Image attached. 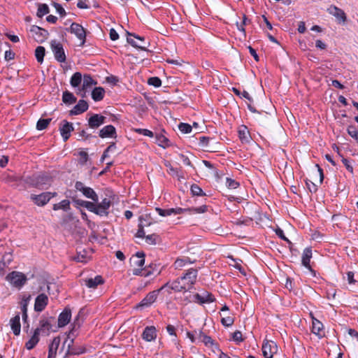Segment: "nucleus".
Segmentation results:
<instances>
[{"instance_id":"nucleus-39","label":"nucleus","mask_w":358,"mask_h":358,"mask_svg":"<svg viewBox=\"0 0 358 358\" xmlns=\"http://www.w3.org/2000/svg\"><path fill=\"white\" fill-rule=\"evenodd\" d=\"M35 56L38 62L42 63L45 56V48L43 46H38L35 50Z\"/></svg>"},{"instance_id":"nucleus-19","label":"nucleus","mask_w":358,"mask_h":358,"mask_svg":"<svg viewBox=\"0 0 358 358\" xmlns=\"http://www.w3.org/2000/svg\"><path fill=\"white\" fill-rule=\"evenodd\" d=\"M71 312L69 308H65L59 315L58 326L63 327L66 326L71 320Z\"/></svg>"},{"instance_id":"nucleus-47","label":"nucleus","mask_w":358,"mask_h":358,"mask_svg":"<svg viewBox=\"0 0 358 358\" xmlns=\"http://www.w3.org/2000/svg\"><path fill=\"white\" fill-rule=\"evenodd\" d=\"M348 134L358 141V131L352 126H350L348 128Z\"/></svg>"},{"instance_id":"nucleus-4","label":"nucleus","mask_w":358,"mask_h":358,"mask_svg":"<svg viewBox=\"0 0 358 358\" xmlns=\"http://www.w3.org/2000/svg\"><path fill=\"white\" fill-rule=\"evenodd\" d=\"M144 256L143 252H138L130 258V265L132 267V273L134 275H138L141 273L145 264Z\"/></svg>"},{"instance_id":"nucleus-62","label":"nucleus","mask_w":358,"mask_h":358,"mask_svg":"<svg viewBox=\"0 0 358 358\" xmlns=\"http://www.w3.org/2000/svg\"><path fill=\"white\" fill-rule=\"evenodd\" d=\"M185 265V260L182 259H178L175 262L176 268H181Z\"/></svg>"},{"instance_id":"nucleus-3","label":"nucleus","mask_w":358,"mask_h":358,"mask_svg":"<svg viewBox=\"0 0 358 358\" xmlns=\"http://www.w3.org/2000/svg\"><path fill=\"white\" fill-rule=\"evenodd\" d=\"M189 210L193 213H203L207 210L206 206H201L197 208H193L192 209H182L180 208H169V209H162L159 208H156V211L159 213V215L162 217H166L171 215L172 214H180L185 211Z\"/></svg>"},{"instance_id":"nucleus-15","label":"nucleus","mask_w":358,"mask_h":358,"mask_svg":"<svg viewBox=\"0 0 358 358\" xmlns=\"http://www.w3.org/2000/svg\"><path fill=\"white\" fill-rule=\"evenodd\" d=\"M193 301L199 303H211L214 301L213 295L208 292L195 294L193 296Z\"/></svg>"},{"instance_id":"nucleus-44","label":"nucleus","mask_w":358,"mask_h":358,"mask_svg":"<svg viewBox=\"0 0 358 358\" xmlns=\"http://www.w3.org/2000/svg\"><path fill=\"white\" fill-rule=\"evenodd\" d=\"M115 150H116V146L114 143H112L111 145H110L106 148V150L104 151V152L101 158V161L103 162L106 158L109 157V152H114Z\"/></svg>"},{"instance_id":"nucleus-5","label":"nucleus","mask_w":358,"mask_h":358,"mask_svg":"<svg viewBox=\"0 0 358 358\" xmlns=\"http://www.w3.org/2000/svg\"><path fill=\"white\" fill-rule=\"evenodd\" d=\"M6 280L10 284L11 286L20 289L27 282V277L21 272L13 271L7 275L6 277Z\"/></svg>"},{"instance_id":"nucleus-52","label":"nucleus","mask_w":358,"mask_h":358,"mask_svg":"<svg viewBox=\"0 0 358 358\" xmlns=\"http://www.w3.org/2000/svg\"><path fill=\"white\" fill-rule=\"evenodd\" d=\"M232 338H233V340L236 342L240 343V342L243 341L242 334L240 331H235L233 334Z\"/></svg>"},{"instance_id":"nucleus-40","label":"nucleus","mask_w":358,"mask_h":358,"mask_svg":"<svg viewBox=\"0 0 358 358\" xmlns=\"http://www.w3.org/2000/svg\"><path fill=\"white\" fill-rule=\"evenodd\" d=\"M156 143L161 147L166 148L169 145V140L163 135L156 136Z\"/></svg>"},{"instance_id":"nucleus-36","label":"nucleus","mask_w":358,"mask_h":358,"mask_svg":"<svg viewBox=\"0 0 358 358\" xmlns=\"http://www.w3.org/2000/svg\"><path fill=\"white\" fill-rule=\"evenodd\" d=\"M70 208V201L69 200H63L61 202L56 203L53 206V210H63L67 211Z\"/></svg>"},{"instance_id":"nucleus-30","label":"nucleus","mask_w":358,"mask_h":358,"mask_svg":"<svg viewBox=\"0 0 358 358\" xmlns=\"http://www.w3.org/2000/svg\"><path fill=\"white\" fill-rule=\"evenodd\" d=\"M312 257V251L307 248L303 250L302 255V264L308 268H310V261Z\"/></svg>"},{"instance_id":"nucleus-20","label":"nucleus","mask_w":358,"mask_h":358,"mask_svg":"<svg viewBox=\"0 0 358 358\" xmlns=\"http://www.w3.org/2000/svg\"><path fill=\"white\" fill-rule=\"evenodd\" d=\"M52 325L47 320H42L40 321L39 327L36 328L34 331L37 332L38 335L42 334L45 336L49 335Z\"/></svg>"},{"instance_id":"nucleus-22","label":"nucleus","mask_w":358,"mask_h":358,"mask_svg":"<svg viewBox=\"0 0 358 358\" xmlns=\"http://www.w3.org/2000/svg\"><path fill=\"white\" fill-rule=\"evenodd\" d=\"M312 331L320 338H322L324 335V326L322 323L314 317H313L312 322Z\"/></svg>"},{"instance_id":"nucleus-42","label":"nucleus","mask_w":358,"mask_h":358,"mask_svg":"<svg viewBox=\"0 0 358 358\" xmlns=\"http://www.w3.org/2000/svg\"><path fill=\"white\" fill-rule=\"evenodd\" d=\"M49 13V8L47 4H39L37 10V15L40 17Z\"/></svg>"},{"instance_id":"nucleus-29","label":"nucleus","mask_w":358,"mask_h":358,"mask_svg":"<svg viewBox=\"0 0 358 358\" xmlns=\"http://www.w3.org/2000/svg\"><path fill=\"white\" fill-rule=\"evenodd\" d=\"M115 134V129L112 125H107L99 131V136L101 138L112 137Z\"/></svg>"},{"instance_id":"nucleus-27","label":"nucleus","mask_w":358,"mask_h":358,"mask_svg":"<svg viewBox=\"0 0 358 358\" xmlns=\"http://www.w3.org/2000/svg\"><path fill=\"white\" fill-rule=\"evenodd\" d=\"M87 108V103L84 100H80L78 103L76 105V106L73 108V109L71 111V113L73 115H78L86 111Z\"/></svg>"},{"instance_id":"nucleus-12","label":"nucleus","mask_w":358,"mask_h":358,"mask_svg":"<svg viewBox=\"0 0 358 358\" xmlns=\"http://www.w3.org/2000/svg\"><path fill=\"white\" fill-rule=\"evenodd\" d=\"M59 131L63 140L66 141L70 137L71 131H73V127L71 123L63 120L60 124Z\"/></svg>"},{"instance_id":"nucleus-46","label":"nucleus","mask_w":358,"mask_h":358,"mask_svg":"<svg viewBox=\"0 0 358 358\" xmlns=\"http://www.w3.org/2000/svg\"><path fill=\"white\" fill-rule=\"evenodd\" d=\"M199 340L204 343L206 345H213V340L210 337L203 334L202 333H199Z\"/></svg>"},{"instance_id":"nucleus-57","label":"nucleus","mask_w":358,"mask_h":358,"mask_svg":"<svg viewBox=\"0 0 358 358\" xmlns=\"http://www.w3.org/2000/svg\"><path fill=\"white\" fill-rule=\"evenodd\" d=\"M79 155H80V162L81 164H85L87 162V159H88V155H87V153L85 152L82 151V152H80L79 153Z\"/></svg>"},{"instance_id":"nucleus-9","label":"nucleus","mask_w":358,"mask_h":358,"mask_svg":"<svg viewBox=\"0 0 358 358\" xmlns=\"http://www.w3.org/2000/svg\"><path fill=\"white\" fill-rule=\"evenodd\" d=\"M69 31L81 41L80 45H83L86 38L85 29L79 24L72 23L69 28Z\"/></svg>"},{"instance_id":"nucleus-26","label":"nucleus","mask_w":358,"mask_h":358,"mask_svg":"<svg viewBox=\"0 0 358 358\" xmlns=\"http://www.w3.org/2000/svg\"><path fill=\"white\" fill-rule=\"evenodd\" d=\"M20 320V318L19 315H15L10 320L11 329L13 331V334L16 336H18L20 334L21 326Z\"/></svg>"},{"instance_id":"nucleus-14","label":"nucleus","mask_w":358,"mask_h":358,"mask_svg":"<svg viewBox=\"0 0 358 358\" xmlns=\"http://www.w3.org/2000/svg\"><path fill=\"white\" fill-rule=\"evenodd\" d=\"M96 84V83L90 76L85 75L83 79L82 89L79 90L78 93L80 95V96L85 97V92Z\"/></svg>"},{"instance_id":"nucleus-38","label":"nucleus","mask_w":358,"mask_h":358,"mask_svg":"<svg viewBox=\"0 0 358 358\" xmlns=\"http://www.w3.org/2000/svg\"><path fill=\"white\" fill-rule=\"evenodd\" d=\"M82 82V75L79 72L75 73L71 78V85L72 87H78Z\"/></svg>"},{"instance_id":"nucleus-63","label":"nucleus","mask_w":358,"mask_h":358,"mask_svg":"<svg viewBox=\"0 0 358 358\" xmlns=\"http://www.w3.org/2000/svg\"><path fill=\"white\" fill-rule=\"evenodd\" d=\"M315 46L317 48H320L321 50H324L326 48V44L322 42L321 40H317L315 42Z\"/></svg>"},{"instance_id":"nucleus-16","label":"nucleus","mask_w":358,"mask_h":358,"mask_svg":"<svg viewBox=\"0 0 358 358\" xmlns=\"http://www.w3.org/2000/svg\"><path fill=\"white\" fill-rule=\"evenodd\" d=\"M128 36L127 41L129 43H130L132 46L145 50V46L144 45V38L140 36H136L129 32H127Z\"/></svg>"},{"instance_id":"nucleus-56","label":"nucleus","mask_w":358,"mask_h":358,"mask_svg":"<svg viewBox=\"0 0 358 358\" xmlns=\"http://www.w3.org/2000/svg\"><path fill=\"white\" fill-rule=\"evenodd\" d=\"M179 160L187 166H191V162L189 158L182 154L179 155Z\"/></svg>"},{"instance_id":"nucleus-54","label":"nucleus","mask_w":358,"mask_h":358,"mask_svg":"<svg viewBox=\"0 0 358 358\" xmlns=\"http://www.w3.org/2000/svg\"><path fill=\"white\" fill-rule=\"evenodd\" d=\"M136 131L138 132L139 134L144 135V136H150V137L153 136V133L151 131L146 129H136Z\"/></svg>"},{"instance_id":"nucleus-55","label":"nucleus","mask_w":358,"mask_h":358,"mask_svg":"<svg viewBox=\"0 0 358 358\" xmlns=\"http://www.w3.org/2000/svg\"><path fill=\"white\" fill-rule=\"evenodd\" d=\"M53 6L55 8L57 12L61 15H65L66 12L65 10L62 8L61 5L57 3H53Z\"/></svg>"},{"instance_id":"nucleus-11","label":"nucleus","mask_w":358,"mask_h":358,"mask_svg":"<svg viewBox=\"0 0 358 358\" xmlns=\"http://www.w3.org/2000/svg\"><path fill=\"white\" fill-rule=\"evenodd\" d=\"M55 195V193L51 192H44L39 195L31 194V199L38 206H44Z\"/></svg>"},{"instance_id":"nucleus-32","label":"nucleus","mask_w":358,"mask_h":358,"mask_svg":"<svg viewBox=\"0 0 358 358\" xmlns=\"http://www.w3.org/2000/svg\"><path fill=\"white\" fill-rule=\"evenodd\" d=\"M13 260L12 254L7 252L4 254L0 261V271H3Z\"/></svg>"},{"instance_id":"nucleus-35","label":"nucleus","mask_w":358,"mask_h":358,"mask_svg":"<svg viewBox=\"0 0 358 358\" xmlns=\"http://www.w3.org/2000/svg\"><path fill=\"white\" fill-rule=\"evenodd\" d=\"M39 341V335L37 332H34V334L30 339L26 343V348L27 350L34 348Z\"/></svg>"},{"instance_id":"nucleus-61","label":"nucleus","mask_w":358,"mask_h":358,"mask_svg":"<svg viewBox=\"0 0 358 358\" xmlns=\"http://www.w3.org/2000/svg\"><path fill=\"white\" fill-rule=\"evenodd\" d=\"M110 38L112 41H116L119 38V35L114 29L110 30Z\"/></svg>"},{"instance_id":"nucleus-48","label":"nucleus","mask_w":358,"mask_h":358,"mask_svg":"<svg viewBox=\"0 0 358 358\" xmlns=\"http://www.w3.org/2000/svg\"><path fill=\"white\" fill-rule=\"evenodd\" d=\"M148 84L155 87H159L162 85L161 80L157 77H152L148 79Z\"/></svg>"},{"instance_id":"nucleus-41","label":"nucleus","mask_w":358,"mask_h":358,"mask_svg":"<svg viewBox=\"0 0 358 358\" xmlns=\"http://www.w3.org/2000/svg\"><path fill=\"white\" fill-rule=\"evenodd\" d=\"M82 206L86 208L90 212H92L97 215V206L96 203L87 201V202H83Z\"/></svg>"},{"instance_id":"nucleus-33","label":"nucleus","mask_w":358,"mask_h":358,"mask_svg":"<svg viewBox=\"0 0 358 358\" xmlns=\"http://www.w3.org/2000/svg\"><path fill=\"white\" fill-rule=\"evenodd\" d=\"M152 224V221H149V222H148L146 223H143V219L142 218H139L138 230V231L136 233V236L138 237V238L145 237V231H144V227H149Z\"/></svg>"},{"instance_id":"nucleus-45","label":"nucleus","mask_w":358,"mask_h":358,"mask_svg":"<svg viewBox=\"0 0 358 358\" xmlns=\"http://www.w3.org/2000/svg\"><path fill=\"white\" fill-rule=\"evenodd\" d=\"M178 129L183 134H189L192 131V127L187 123H180L178 126Z\"/></svg>"},{"instance_id":"nucleus-7","label":"nucleus","mask_w":358,"mask_h":358,"mask_svg":"<svg viewBox=\"0 0 358 358\" xmlns=\"http://www.w3.org/2000/svg\"><path fill=\"white\" fill-rule=\"evenodd\" d=\"M327 12L333 15L340 24H345L347 20L345 13L340 8L331 5L327 8Z\"/></svg>"},{"instance_id":"nucleus-50","label":"nucleus","mask_w":358,"mask_h":358,"mask_svg":"<svg viewBox=\"0 0 358 358\" xmlns=\"http://www.w3.org/2000/svg\"><path fill=\"white\" fill-rule=\"evenodd\" d=\"M226 184L227 186L231 189H236L238 186V183L231 178H227Z\"/></svg>"},{"instance_id":"nucleus-2","label":"nucleus","mask_w":358,"mask_h":358,"mask_svg":"<svg viewBox=\"0 0 358 358\" xmlns=\"http://www.w3.org/2000/svg\"><path fill=\"white\" fill-rule=\"evenodd\" d=\"M76 320H74L71 329L66 334V338L64 340L59 352L63 354L64 357L70 354H77L78 352L73 348V344L75 338L77 336V331L80 327L79 324L76 323Z\"/></svg>"},{"instance_id":"nucleus-23","label":"nucleus","mask_w":358,"mask_h":358,"mask_svg":"<svg viewBox=\"0 0 358 358\" xmlns=\"http://www.w3.org/2000/svg\"><path fill=\"white\" fill-rule=\"evenodd\" d=\"M143 338L147 342L154 341L157 337L156 329L154 327H147L143 332Z\"/></svg>"},{"instance_id":"nucleus-21","label":"nucleus","mask_w":358,"mask_h":358,"mask_svg":"<svg viewBox=\"0 0 358 358\" xmlns=\"http://www.w3.org/2000/svg\"><path fill=\"white\" fill-rule=\"evenodd\" d=\"M106 117L103 115L95 114L93 115L88 120L90 127L92 129L98 128L105 122Z\"/></svg>"},{"instance_id":"nucleus-43","label":"nucleus","mask_w":358,"mask_h":358,"mask_svg":"<svg viewBox=\"0 0 358 358\" xmlns=\"http://www.w3.org/2000/svg\"><path fill=\"white\" fill-rule=\"evenodd\" d=\"M50 119H41L36 124V128L38 130H43L45 129L50 122Z\"/></svg>"},{"instance_id":"nucleus-25","label":"nucleus","mask_w":358,"mask_h":358,"mask_svg":"<svg viewBox=\"0 0 358 358\" xmlns=\"http://www.w3.org/2000/svg\"><path fill=\"white\" fill-rule=\"evenodd\" d=\"M31 32L35 35V38L38 41H43L48 34L47 31L38 26H32L31 28Z\"/></svg>"},{"instance_id":"nucleus-37","label":"nucleus","mask_w":358,"mask_h":358,"mask_svg":"<svg viewBox=\"0 0 358 358\" xmlns=\"http://www.w3.org/2000/svg\"><path fill=\"white\" fill-rule=\"evenodd\" d=\"M62 101L65 103L72 104L74 102H76V99L72 93H71L68 91H66L63 93Z\"/></svg>"},{"instance_id":"nucleus-24","label":"nucleus","mask_w":358,"mask_h":358,"mask_svg":"<svg viewBox=\"0 0 358 358\" xmlns=\"http://www.w3.org/2000/svg\"><path fill=\"white\" fill-rule=\"evenodd\" d=\"M60 344V338L55 337L49 345L48 357V358H55L57 352Z\"/></svg>"},{"instance_id":"nucleus-49","label":"nucleus","mask_w":358,"mask_h":358,"mask_svg":"<svg viewBox=\"0 0 358 358\" xmlns=\"http://www.w3.org/2000/svg\"><path fill=\"white\" fill-rule=\"evenodd\" d=\"M221 322L223 325L229 327L234 323V318L230 316L223 317Z\"/></svg>"},{"instance_id":"nucleus-8","label":"nucleus","mask_w":358,"mask_h":358,"mask_svg":"<svg viewBox=\"0 0 358 358\" xmlns=\"http://www.w3.org/2000/svg\"><path fill=\"white\" fill-rule=\"evenodd\" d=\"M50 45L55 59L59 62H65L66 55L62 45L56 41H52Z\"/></svg>"},{"instance_id":"nucleus-28","label":"nucleus","mask_w":358,"mask_h":358,"mask_svg":"<svg viewBox=\"0 0 358 358\" xmlns=\"http://www.w3.org/2000/svg\"><path fill=\"white\" fill-rule=\"evenodd\" d=\"M103 283L101 276L97 275L94 278H88L85 280V285L90 289H95L99 285Z\"/></svg>"},{"instance_id":"nucleus-53","label":"nucleus","mask_w":358,"mask_h":358,"mask_svg":"<svg viewBox=\"0 0 358 358\" xmlns=\"http://www.w3.org/2000/svg\"><path fill=\"white\" fill-rule=\"evenodd\" d=\"M191 191L194 195L199 196L202 193V189L196 185L191 187Z\"/></svg>"},{"instance_id":"nucleus-34","label":"nucleus","mask_w":358,"mask_h":358,"mask_svg":"<svg viewBox=\"0 0 358 358\" xmlns=\"http://www.w3.org/2000/svg\"><path fill=\"white\" fill-rule=\"evenodd\" d=\"M104 93L103 88L101 87H95L92 92V97L95 101H99L103 99Z\"/></svg>"},{"instance_id":"nucleus-51","label":"nucleus","mask_w":358,"mask_h":358,"mask_svg":"<svg viewBox=\"0 0 358 358\" xmlns=\"http://www.w3.org/2000/svg\"><path fill=\"white\" fill-rule=\"evenodd\" d=\"M156 241H157V236L155 234L148 235V236H145V241L148 244L154 245L156 243Z\"/></svg>"},{"instance_id":"nucleus-17","label":"nucleus","mask_w":358,"mask_h":358,"mask_svg":"<svg viewBox=\"0 0 358 358\" xmlns=\"http://www.w3.org/2000/svg\"><path fill=\"white\" fill-rule=\"evenodd\" d=\"M110 203V200L107 198L103 199L100 203H97V215L99 216H107Z\"/></svg>"},{"instance_id":"nucleus-1","label":"nucleus","mask_w":358,"mask_h":358,"mask_svg":"<svg viewBox=\"0 0 358 358\" xmlns=\"http://www.w3.org/2000/svg\"><path fill=\"white\" fill-rule=\"evenodd\" d=\"M196 277L197 271L189 269L184 276L169 282V287L176 292H187L192 287L196 280Z\"/></svg>"},{"instance_id":"nucleus-64","label":"nucleus","mask_w":358,"mask_h":358,"mask_svg":"<svg viewBox=\"0 0 358 358\" xmlns=\"http://www.w3.org/2000/svg\"><path fill=\"white\" fill-rule=\"evenodd\" d=\"M348 334L351 336L352 337H355L358 341V332L352 329H348Z\"/></svg>"},{"instance_id":"nucleus-58","label":"nucleus","mask_w":358,"mask_h":358,"mask_svg":"<svg viewBox=\"0 0 358 358\" xmlns=\"http://www.w3.org/2000/svg\"><path fill=\"white\" fill-rule=\"evenodd\" d=\"M347 280L349 284H355V280L354 279V273L352 271H349L347 273Z\"/></svg>"},{"instance_id":"nucleus-59","label":"nucleus","mask_w":358,"mask_h":358,"mask_svg":"<svg viewBox=\"0 0 358 358\" xmlns=\"http://www.w3.org/2000/svg\"><path fill=\"white\" fill-rule=\"evenodd\" d=\"M140 218H142L143 219V223H146L149 221H152V224L156 222L153 218L151 217V215L150 214H146L143 216H141Z\"/></svg>"},{"instance_id":"nucleus-10","label":"nucleus","mask_w":358,"mask_h":358,"mask_svg":"<svg viewBox=\"0 0 358 358\" xmlns=\"http://www.w3.org/2000/svg\"><path fill=\"white\" fill-rule=\"evenodd\" d=\"M277 352V345L275 342L267 341L262 345V353L266 358H273Z\"/></svg>"},{"instance_id":"nucleus-31","label":"nucleus","mask_w":358,"mask_h":358,"mask_svg":"<svg viewBox=\"0 0 358 358\" xmlns=\"http://www.w3.org/2000/svg\"><path fill=\"white\" fill-rule=\"evenodd\" d=\"M238 135L240 139L243 142H248L250 141V133L248 129L245 126L242 125L239 127Z\"/></svg>"},{"instance_id":"nucleus-60","label":"nucleus","mask_w":358,"mask_h":358,"mask_svg":"<svg viewBox=\"0 0 358 358\" xmlns=\"http://www.w3.org/2000/svg\"><path fill=\"white\" fill-rule=\"evenodd\" d=\"M342 162L344 164L345 166L346 167V169L351 173H352L353 171V168L352 166V165L350 164V162L345 159V158H343L342 159Z\"/></svg>"},{"instance_id":"nucleus-13","label":"nucleus","mask_w":358,"mask_h":358,"mask_svg":"<svg viewBox=\"0 0 358 358\" xmlns=\"http://www.w3.org/2000/svg\"><path fill=\"white\" fill-rule=\"evenodd\" d=\"M159 291L150 292L138 305L137 308H145L151 306L157 299Z\"/></svg>"},{"instance_id":"nucleus-18","label":"nucleus","mask_w":358,"mask_h":358,"mask_svg":"<svg viewBox=\"0 0 358 358\" xmlns=\"http://www.w3.org/2000/svg\"><path fill=\"white\" fill-rule=\"evenodd\" d=\"M48 301V298L45 294H39L35 300L34 310L38 312L42 311L47 306Z\"/></svg>"},{"instance_id":"nucleus-6","label":"nucleus","mask_w":358,"mask_h":358,"mask_svg":"<svg viewBox=\"0 0 358 358\" xmlns=\"http://www.w3.org/2000/svg\"><path fill=\"white\" fill-rule=\"evenodd\" d=\"M75 187L78 191L80 192L85 197L92 199L94 202L98 201V195L91 187H86L81 182H77L76 183Z\"/></svg>"}]
</instances>
